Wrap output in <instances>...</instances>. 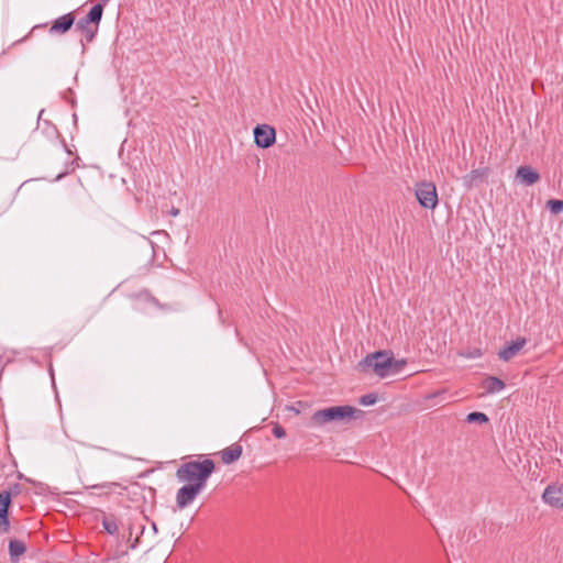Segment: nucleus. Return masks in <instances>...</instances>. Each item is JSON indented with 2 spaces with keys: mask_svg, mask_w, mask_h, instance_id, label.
<instances>
[{
  "mask_svg": "<svg viewBox=\"0 0 563 563\" xmlns=\"http://www.w3.org/2000/svg\"><path fill=\"white\" fill-rule=\"evenodd\" d=\"M404 365L405 361L395 360L390 351L380 350L367 354L358 362L357 368L364 373L371 369L378 377L385 378L397 374Z\"/></svg>",
  "mask_w": 563,
  "mask_h": 563,
  "instance_id": "obj_1",
  "label": "nucleus"
},
{
  "mask_svg": "<svg viewBox=\"0 0 563 563\" xmlns=\"http://www.w3.org/2000/svg\"><path fill=\"white\" fill-rule=\"evenodd\" d=\"M363 417L364 411L353 406H332L316 410L310 417V426L321 428L329 423H347Z\"/></svg>",
  "mask_w": 563,
  "mask_h": 563,
  "instance_id": "obj_2",
  "label": "nucleus"
},
{
  "mask_svg": "<svg viewBox=\"0 0 563 563\" xmlns=\"http://www.w3.org/2000/svg\"><path fill=\"white\" fill-rule=\"evenodd\" d=\"M216 470V464L211 459L202 461H189L183 463L176 471V477L181 483L197 485L205 488L209 477Z\"/></svg>",
  "mask_w": 563,
  "mask_h": 563,
  "instance_id": "obj_3",
  "label": "nucleus"
},
{
  "mask_svg": "<svg viewBox=\"0 0 563 563\" xmlns=\"http://www.w3.org/2000/svg\"><path fill=\"white\" fill-rule=\"evenodd\" d=\"M416 198L423 208L433 210L438 205L435 185L430 181L420 183L416 189Z\"/></svg>",
  "mask_w": 563,
  "mask_h": 563,
  "instance_id": "obj_4",
  "label": "nucleus"
},
{
  "mask_svg": "<svg viewBox=\"0 0 563 563\" xmlns=\"http://www.w3.org/2000/svg\"><path fill=\"white\" fill-rule=\"evenodd\" d=\"M107 1L108 0H102V2L96 3L84 18L76 22V30L81 33H87L93 25H99Z\"/></svg>",
  "mask_w": 563,
  "mask_h": 563,
  "instance_id": "obj_5",
  "label": "nucleus"
},
{
  "mask_svg": "<svg viewBox=\"0 0 563 563\" xmlns=\"http://www.w3.org/2000/svg\"><path fill=\"white\" fill-rule=\"evenodd\" d=\"M254 142L260 148H268L276 141V131L268 124H258L254 128Z\"/></svg>",
  "mask_w": 563,
  "mask_h": 563,
  "instance_id": "obj_6",
  "label": "nucleus"
},
{
  "mask_svg": "<svg viewBox=\"0 0 563 563\" xmlns=\"http://www.w3.org/2000/svg\"><path fill=\"white\" fill-rule=\"evenodd\" d=\"M203 488L198 487L197 485L188 484L181 486L176 494V505L179 509L186 508L190 505L198 494Z\"/></svg>",
  "mask_w": 563,
  "mask_h": 563,
  "instance_id": "obj_7",
  "label": "nucleus"
},
{
  "mask_svg": "<svg viewBox=\"0 0 563 563\" xmlns=\"http://www.w3.org/2000/svg\"><path fill=\"white\" fill-rule=\"evenodd\" d=\"M542 500L553 508H563V484L547 486L542 494Z\"/></svg>",
  "mask_w": 563,
  "mask_h": 563,
  "instance_id": "obj_8",
  "label": "nucleus"
},
{
  "mask_svg": "<svg viewBox=\"0 0 563 563\" xmlns=\"http://www.w3.org/2000/svg\"><path fill=\"white\" fill-rule=\"evenodd\" d=\"M76 16L73 12H68L52 22V25L48 30L52 35H63L66 34L75 24Z\"/></svg>",
  "mask_w": 563,
  "mask_h": 563,
  "instance_id": "obj_9",
  "label": "nucleus"
},
{
  "mask_svg": "<svg viewBox=\"0 0 563 563\" xmlns=\"http://www.w3.org/2000/svg\"><path fill=\"white\" fill-rule=\"evenodd\" d=\"M489 168L483 167L471 170L468 174L464 175L462 177L463 186L466 189H472L474 187H477L479 184H483L486 181L488 175H489Z\"/></svg>",
  "mask_w": 563,
  "mask_h": 563,
  "instance_id": "obj_10",
  "label": "nucleus"
},
{
  "mask_svg": "<svg viewBox=\"0 0 563 563\" xmlns=\"http://www.w3.org/2000/svg\"><path fill=\"white\" fill-rule=\"evenodd\" d=\"M12 500H10L9 493H0V533H8L10 531V507Z\"/></svg>",
  "mask_w": 563,
  "mask_h": 563,
  "instance_id": "obj_11",
  "label": "nucleus"
},
{
  "mask_svg": "<svg viewBox=\"0 0 563 563\" xmlns=\"http://www.w3.org/2000/svg\"><path fill=\"white\" fill-rule=\"evenodd\" d=\"M516 177L525 186H532L541 178L540 174L529 165L519 166L516 172Z\"/></svg>",
  "mask_w": 563,
  "mask_h": 563,
  "instance_id": "obj_12",
  "label": "nucleus"
},
{
  "mask_svg": "<svg viewBox=\"0 0 563 563\" xmlns=\"http://www.w3.org/2000/svg\"><path fill=\"white\" fill-rule=\"evenodd\" d=\"M527 343L526 338H518L511 341L498 352V357L505 362L512 358Z\"/></svg>",
  "mask_w": 563,
  "mask_h": 563,
  "instance_id": "obj_13",
  "label": "nucleus"
},
{
  "mask_svg": "<svg viewBox=\"0 0 563 563\" xmlns=\"http://www.w3.org/2000/svg\"><path fill=\"white\" fill-rule=\"evenodd\" d=\"M243 452V448L240 443H233L232 445L223 449L221 453V460L224 464H232L238 461Z\"/></svg>",
  "mask_w": 563,
  "mask_h": 563,
  "instance_id": "obj_14",
  "label": "nucleus"
},
{
  "mask_svg": "<svg viewBox=\"0 0 563 563\" xmlns=\"http://www.w3.org/2000/svg\"><path fill=\"white\" fill-rule=\"evenodd\" d=\"M9 555L12 562H18L20 558L26 552V545L23 541L12 539L9 541Z\"/></svg>",
  "mask_w": 563,
  "mask_h": 563,
  "instance_id": "obj_15",
  "label": "nucleus"
},
{
  "mask_svg": "<svg viewBox=\"0 0 563 563\" xmlns=\"http://www.w3.org/2000/svg\"><path fill=\"white\" fill-rule=\"evenodd\" d=\"M483 387L487 394H495L505 388V383L496 376H488L483 380Z\"/></svg>",
  "mask_w": 563,
  "mask_h": 563,
  "instance_id": "obj_16",
  "label": "nucleus"
},
{
  "mask_svg": "<svg viewBox=\"0 0 563 563\" xmlns=\"http://www.w3.org/2000/svg\"><path fill=\"white\" fill-rule=\"evenodd\" d=\"M102 527L109 534H115L119 531L117 520L113 516L103 517Z\"/></svg>",
  "mask_w": 563,
  "mask_h": 563,
  "instance_id": "obj_17",
  "label": "nucleus"
},
{
  "mask_svg": "<svg viewBox=\"0 0 563 563\" xmlns=\"http://www.w3.org/2000/svg\"><path fill=\"white\" fill-rule=\"evenodd\" d=\"M488 420L489 419L485 413L478 412V411L470 412L466 416V421L468 423H486V422H488Z\"/></svg>",
  "mask_w": 563,
  "mask_h": 563,
  "instance_id": "obj_18",
  "label": "nucleus"
},
{
  "mask_svg": "<svg viewBox=\"0 0 563 563\" xmlns=\"http://www.w3.org/2000/svg\"><path fill=\"white\" fill-rule=\"evenodd\" d=\"M457 355L464 358H478L483 356V351L479 347L465 349L457 352Z\"/></svg>",
  "mask_w": 563,
  "mask_h": 563,
  "instance_id": "obj_19",
  "label": "nucleus"
},
{
  "mask_svg": "<svg viewBox=\"0 0 563 563\" xmlns=\"http://www.w3.org/2000/svg\"><path fill=\"white\" fill-rule=\"evenodd\" d=\"M547 207L553 214H558L563 211V200L550 199L547 201Z\"/></svg>",
  "mask_w": 563,
  "mask_h": 563,
  "instance_id": "obj_20",
  "label": "nucleus"
},
{
  "mask_svg": "<svg viewBox=\"0 0 563 563\" xmlns=\"http://www.w3.org/2000/svg\"><path fill=\"white\" fill-rule=\"evenodd\" d=\"M22 492V486L19 483H14L9 485L8 488L1 490L0 493H9L10 494V500H12L13 497H16Z\"/></svg>",
  "mask_w": 563,
  "mask_h": 563,
  "instance_id": "obj_21",
  "label": "nucleus"
},
{
  "mask_svg": "<svg viewBox=\"0 0 563 563\" xmlns=\"http://www.w3.org/2000/svg\"><path fill=\"white\" fill-rule=\"evenodd\" d=\"M377 401V395L374 393L365 394L360 398V404L363 406H372Z\"/></svg>",
  "mask_w": 563,
  "mask_h": 563,
  "instance_id": "obj_22",
  "label": "nucleus"
},
{
  "mask_svg": "<svg viewBox=\"0 0 563 563\" xmlns=\"http://www.w3.org/2000/svg\"><path fill=\"white\" fill-rule=\"evenodd\" d=\"M272 433L277 438V439H283L286 437V430L284 429L283 426H280L278 422H275L273 424V429H272Z\"/></svg>",
  "mask_w": 563,
  "mask_h": 563,
  "instance_id": "obj_23",
  "label": "nucleus"
},
{
  "mask_svg": "<svg viewBox=\"0 0 563 563\" xmlns=\"http://www.w3.org/2000/svg\"><path fill=\"white\" fill-rule=\"evenodd\" d=\"M98 29H99V25H93V27L91 30H89L87 33H82L87 43H90L95 40V37L98 33Z\"/></svg>",
  "mask_w": 563,
  "mask_h": 563,
  "instance_id": "obj_24",
  "label": "nucleus"
},
{
  "mask_svg": "<svg viewBox=\"0 0 563 563\" xmlns=\"http://www.w3.org/2000/svg\"><path fill=\"white\" fill-rule=\"evenodd\" d=\"M48 132L49 134L56 136V137H59V132L57 130V128L55 125H48Z\"/></svg>",
  "mask_w": 563,
  "mask_h": 563,
  "instance_id": "obj_25",
  "label": "nucleus"
},
{
  "mask_svg": "<svg viewBox=\"0 0 563 563\" xmlns=\"http://www.w3.org/2000/svg\"><path fill=\"white\" fill-rule=\"evenodd\" d=\"M150 301L158 307H163L155 297L150 296Z\"/></svg>",
  "mask_w": 563,
  "mask_h": 563,
  "instance_id": "obj_26",
  "label": "nucleus"
},
{
  "mask_svg": "<svg viewBox=\"0 0 563 563\" xmlns=\"http://www.w3.org/2000/svg\"><path fill=\"white\" fill-rule=\"evenodd\" d=\"M170 213H172V216L176 217V216H178L179 210H178V209H176V208H173V209H172V211H170Z\"/></svg>",
  "mask_w": 563,
  "mask_h": 563,
  "instance_id": "obj_27",
  "label": "nucleus"
},
{
  "mask_svg": "<svg viewBox=\"0 0 563 563\" xmlns=\"http://www.w3.org/2000/svg\"><path fill=\"white\" fill-rule=\"evenodd\" d=\"M139 542V537L134 540L133 544L131 545L132 549H135Z\"/></svg>",
  "mask_w": 563,
  "mask_h": 563,
  "instance_id": "obj_28",
  "label": "nucleus"
},
{
  "mask_svg": "<svg viewBox=\"0 0 563 563\" xmlns=\"http://www.w3.org/2000/svg\"><path fill=\"white\" fill-rule=\"evenodd\" d=\"M46 25H47L46 23L34 25L33 30L38 29V27H45Z\"/></svg>",
  "mask_w": 563,
  "mask_h": 563,
  "instance_id": "obj_29",
  "label": "nucleus"
},
{
  "mask_svg": "<svg viewBox=\"0 0 563 563\" xmlns=\"http://www.w3.org/2000/svg\"><path fill=\"white\" fill-rule=\"evenodd\" d=\"M152 528H153V531L156 533L157 532V527H156L155 522H152Z\"/></svg>",
  "mask_w": 563,
  "mask_h": 563,
  "instance_id": "obj_30",
  "label": "nucleus"
},
{
  "mask_svg": "<svg viewBox=\"0 0 563 563\" xmlns=\"http://www.w3.org/2000/svg\"><path fill=\"white\" fill-rule=\"evenodd\" d=\"M290 409L292 410V412H295L296 415L299 413V410L298 409H295L294 407H290Z\"/></svg>",
  "mask_w": 563,
  "mask_h": 563,
  "instance_id": "obj_31",
  "label": "nucleus"
},
{
  "mask_svg": "<svg viewBox=\"0 0 563 563\" xmlns=\"http://www.w3.org/2000/svg\"><path fill=\"white\" fill-rule=\"evenodd\" d=\"M26 37H27V35L23 38H20V41H18L16 43L23 42Z\"/></svg>",
  "mask_w": 563,
  "mask_h": 563,
  "instance_id": "obj_32",
  "label": "nucleus"
},
{
  "mask_svg": "<svg viewBox=\"0 0 563 563\" xmlns=\"http://www.w3.org/2000/svg\"><path fill=\"white\" fill-rule=\"evenodd\" d=\"M146 241H147V243H148L151 246H153V242H152V241H150V240H146Z\"/></svg>",
  "mask_w": 563,
  "mask_h": 563,
  "instance_id": "obj_33",
  "label": "nucleus"
}]
</instances>
